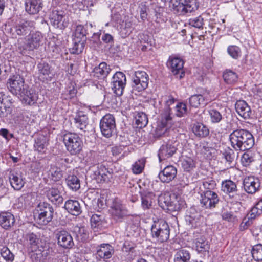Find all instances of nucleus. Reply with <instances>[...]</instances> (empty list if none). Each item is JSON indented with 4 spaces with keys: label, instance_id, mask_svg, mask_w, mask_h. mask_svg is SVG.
I'll return each mask as SVG.
<instances>
[{
    "label": "nucleus",
    "instance_id": "28",
    "mask_svg": "<svg viewBox=\"0 0 262 262\" xmlns=\"http://www.w3.org/2000/svg\"><path fill=\"white\" fill-rule=\"evenodd\" d=\"M222 190L228 193L230 196L237 198L239 195L236 193L237 191L236 184L231 180H225L222 183Z\"/></svg>",
    "mask_w": 262,
    "mask_h": 262
},
{
    "label": "nucleus",
    "instance_id": "9",
    "mask_svg": "<svg viewBox=\"0 0 262 262\" xmlns=\"http://www.w3.org/2000/svg\"><path fill=\"white\" fill-rule=\"evenodd\" d=\"M7 87L9 91L15 95L24 94L27 86L24 84V80L19 75H13L7 82Z\"/></svg>",
    "mask_w": 262,
    "mask_h": 262
},
{
    "label": "nucleus",
    "instance_id": "45",
    "mask_svg": "<svg viewBox=\"0 0 262 262\" xmlns=\"http://www.w3.org/2000/svg\"><path fill=\"white\" fill-rule=\"evenodd\" d=\"M256 217L255 214H252V212L250 210L247 216L243 219L239 226L240 230L243 231L247 229L252 224L253 220Z\"/></svg>",
    "mask_w": 262,
    "mask_h": 262
},
{
    "label": "nucleus",
    "instance_id": "58",
    "mask_svg": "<svg viewBox=\"0 0 262 262\" xmlns=\"http://www.w3.org/2000/svg\"><path fill=\"white\" fill-rule=\"evenodd\" d=\"M222 155L226 161L228 162L229 164H231L234 161L235 159V153L234 150L232 149L229 148L228 149L225 150Z\"/></svg>",
    "mask_w": 262,
    "mask_h": 262
},
{
    "label": "nucleus",
    "instance_id": "3",
    "mask_svg": "<svg viewBox=\"0 0 262 262\" xmlns=\"http://www.w3.org/2000/svg\"><path fill=\"white\" fill-rule=\"evenodd\" d=\"M151 232L152 237L157 242L163 243L169 239V227L167 223L163 219L154 221Z\"/></svg>",
    "mask_w": 262,
    "mask_h": 262
},
{
    "label": "nucleus",
    "instance_id": "6",
    "mask_svg": "<svg viewBox=\"0 0 262 262\" xmlns=\"http://www.w3.org/2000/svg\"><path fill=\"white\" fill-rule=\"evenodd\" d=\"M199 200L202 207L205 209H212L216 207L220 199L216 192L213 191L201 190Z\"/></svg>",
    "mask_w": 262,
    "mask_h": 262
},
{
    "label": "nucleus",
    "instance_id": "17",
    "mask_svg": "<svg viewBox=\"0 0 262 262\" xmlns=\"http://www.w3.org/2000/svg\"><path fill=\"white\" fill-rule=\"evenodd\" d=\"M260 181L257 178L253 176L246 177L243 181L245 190L249 194L255 193L260 186Z\"/></svg>",
    "mask_w": 262,
    "mask_h": 262
},
{
    "label": "nucleus",
    "instance_id": "61",
    "mask_svg": "<svg viewBox=\"0 0 262 262\" xmlns=\"http://www.w3.org/2000/svg\"><path fill=\"white\" fill-rule=\"evenodd\" d=\"M215 186V182L212 180H205L202 183V187L204 189V190L212 191Z\"/></svg>",
    "mask_w": 262,
    "mask_h": 262
},
{
    "label": "nucleus",
    "instance_id": "2",
    "mask_svg": "<svg viewBox=\"0 0 262 262\" xmlns=\"http://www.w3.org/2000/svg\"><path fill=\"white\" fill-rule=\"evenodd\" d=\"M54 209L49 203H40L35 209L34 217L35 222L40 225H47L52 221Z\"/></svg>",
    "mask_w": 262,
    "mask_h": 262
},
{
    "label": "nucleus",
    "instance_id": "44",
    "mask_svg": "<svg viewBox=\"0 0 262 262\" xmlns=\"http://www.w3.org/2000/svg\"><path fill=\"white\" fill-rule=\"evenodd\" d=\"M223 77L224 81L228 84L235 83L238 79L236 73L230 70H227L223 73Z\"/></svg>",
    "mask_w": 262,
    "mask_h": 262
},
{
    "label": "nucleus",
    "instance_id": "5",
    "mask_svg": "<svg viewBox=\"0 0 262 262\" xmlns=\"http://www.w3.org/2000/svg\"><path fill=\"white\" fill-rule=\"evenodd\" d=\"M63 142L67 149L71 155L78 154L82 149L83 142L75 133H68L64 134Z\"/></svg>",
    "mask_w": 262,
    "mask_h": 262
},
{
    "label": "nucleus",
    "instance_id": "49",
    "mask_svg": "<svg viewBox=\"0 0 262 262\" xmlns=\"http://www.w3.org/2000/svg\"><path fill=\"white\" fill-rule=\"evenodd\" d=\"M209 115L210 121L213 123H218L220 122L223 119L221 113L214 108H211L209 111Z\"/></svg>",
    "mask_w": 262,
    "mask_h": 262
},
{
    "label": "nucleus",
    "instance_id": "38",
    "mask_svg": "<svg viewBox=\"0 0 262 262\" xmlns=\"http://www.w3.org/2000/svg\"><path fill=\"white\" fill-rule=\"evenodd\" d=\"M190 252L187 250L181 249L176 253L174 262H190Z\"/></svg>",
    "mask_w": 262,
    "mask_h": 262
},
{
    "label": "nucleus",
    "instance_id": "64",
    "mask_svg": "<svg viewBox=\"0 0 262 262\" xmlns=\"http://www.w3.org/2000/svg\"><path fill=\"white\" fill-rule=\"evenodd\" d=\"M84 45L83 42L78 41V42H75L72 48V53L74 54H80L81 53L84 48Z\"/></svg>",
    "mask_w": 262,
    "mask_h": 262
},
{
    "label": "nucleus",
    "instance_id": "32",
    "mask_svg": "<svg viewBox=\"0 0 262 262\" xmlns=\"http://www.w3.org/2000/svg\"><path fill=\"white\" fill-rule=\"evenodd\" d=\"M142 207L144 209H149L155 201L156 196L153 193L144 192L141 193Z\"/></svg>",
    "mask_w": 262,
    "mask_h": 262
},
{
    "label": "nucleus",
    "instance_id": "27",
    "mask_svg": "<svg viewBox=\"0 0 262 262\" xmlns=\"http://www.w3.org/2000/svg\"><path fill=\"white\" fill-rule=\"evenodd\" d=\"M37 68L39 71L38 77L41 80L45 81L52 78L53 75L51 74L50 67L47 63H39L37 65Z\"/></svg>",
    "mask_w": 262,
    "mask_h": 262
},
{
    "label": "nucleus",
    "instance_id": "25",
    "mask_svg": "<svg viewBox=\"0 0 262 262\" xmlns=\"http://www.w3.org/2000/svg\"><path fill=\"white\" fill-rule=\"evenodd\" d=\"M46 194L49 200L55 205H59L63 202V198L60 191L56 188H49L46 191Z\"/></svg>",
    "mask_w": 262,
    "mask_h": 262
},
{
    "label": "nucleus",
    "instance_id": "29",
    "mask_svg": "<svg viewBox=\"0 0 262 262\" xmlns=\"http://www.w3.org/2000/svg\"><path fill=\"white\" fill-rule=\"evenodd\" d=\"M15 220L14 215L9 212H3L0 213V225L2 228L8 229L12 226Z\"/></svg>",
    "mask_w": 262,
    "mask_h": 262
},
{
    "label": "nucleus",
    "instance_id": "55",
    "mask_svg": "<svg viewBox=\"0 0 262 262\" xmlns=\"http://www.w3.org/2000/svg\"><path fill=\"white\" fill-rule=\"evenodd\" d=\"M91 222L92 226L98 227L102 226L105 221H104V217L103 215L95 214L91 217Z\"/></svg>",
    "mask_w": 262,
    "mask_h": 262
},
{
    "label": "nucleus",
    "instance_id": "4",
    "mask_svg": "<svg viewBox=\"0 0 262 262\" xmlns=\"http://www.w3.org/2000/svg\"><path fill=\"white\" fill-rule=\"evenodd\" d=\"M172 8L178 15H185L196 10L199 5L196 0H171Z\"/></svg>",
    "mask_w": 262,
    "mask_h": 262
},
{
    "label": "nucleus",
    "instance_id": "62",
    "mask_svg": "<svg viewBox=\"0 0 262 262\" xmlns=\"http://www.w3.org/2000/svg\"><path fill=\"white\" fill-rule=\"evenodd\" d=\"M252 214L257 216L262 214V199L260 200L251 209Z\"/></svg>",
    "mask_w": 262,
    "mask_h": 262
},
{
    "label": "nucleus",
    "instance_id": "50",
    "mask_svg": "<svg viewBox=\"0 0 262 262\" xmlns=\"http://www.w3.org/2000/svg\"><path fill=\"white\" fill-rule=\"evenodd\" d=\"M251 253L255 260L257 261L262 260V244H258L253 246Z\"/></svg>",
    "mask_w": 262,
    "mask_h": 262
},
{
    "label": "nucleus",
    "instance_id": "43",
    "mask_svg": "<svg viewBox=\"0 0 262 262\" xmlns=\"http://www.w3.org/2000/svg\"><path fill=\"white\" fill-rule=\"evenodd\" d=\"M9 179L11 185L15 190H20L25 184L21 178L13 173L10 175Z\"/></svg>",
    "mask_w": 262,
    "mask_h": 262
},
{
    "label": "nucleus",
    "instance_id": "52",
    "mask_svg": "<svg viewBox=\"0 0 262 262\" xmlns=\"http://www.w3.org/2000/svg\"><path fill=\"white\" fill-rule=\"evenodd\" d=\"M133 23L132 21L127 20L125 21L124 26L121 29L120 33L123 37L129 35L133 30Z\"/></svg>",
    "mask_w": 262,
    "mask_h": 262
},
{
    "label": "nucleus",
    "instance_id": "8",
    "mask_svg": "<svg viewBox=\"0 0 262 262\" xmlns=\"http://www.w3.org/2000/svg\"><path fill=\"white\" fill-rule=\"evenodd\" d=\"M132 87L134 90L141 92L146 89L148 85L149 76L146 72L137 71L132 78Z\"/></svg>",
    "mask_w": 262,
    "mask_h": 262
},
{
    "label": "nucleus",
    "instance_id": "23",
    "mask_svg": "<svg viewBox=\"0 0 262 262\" xmlns=\"http://www.w3.org/2000/svg\"><path fill=\"white\" fill-rule=\"evenodd\" d=\"M235 107L237 113L243 118L247 119L250 118L251 110L245 101H237L235 104Z\"/></svg>",
    "mask_w": 262,
    "mask_h": 262
},
{
    "label": "nucleus",
    "instance_id": "41",
    "mask_svg": "<svg viewBox=\"0 0 262 262\" xmlns=\"http://www.w3.org/2000/svg\"><path fill=\"white\" fill-rule=\"evenodd\" d=\"M48 144L47 139L45 136L39 137L35 140L34 144L35 150L39 153H45Z\"/></svg>",
    "mask_w": 262,
    "mask_h": 262
},
{
    "label": "nucleus",
    "instance_id": "46",
    "mask_svg": "<svg viewBox=\"0 0 262 262\" xmlns=\"http://www.w3.org/2000/svg\"><path fill=\"white\" fill-rule=\"evenodd\" d=\"M135 119L136 123L139 128L146 126L148 122L147 115L143 112L138 113L135 117Z\"/></svg>",
    "mask_w": 262,
    "mask_h": 262
},
{
    "label": "nucleus",
    "instance_id": "26",
    "mask_svg": "<svg viewBox=\"0 0 262 262\" xmlns=\"http://www.w3.org/2000/svg\"><path fill=\"white\" fill-rule=\"evenodd\" d=\"M39 238L33 233H28L25 235V244L31 252H33L38 249L39 246Z\"/></svg>",
    "mask_w": 262,
    "mask_h": 262
},
{
    "label": "nucleus",
    "instance_id": "56",
    "mask_svg": "<svg viewBox=\"0 0 262 262\" xmlns=\"http://www.w3.org/2000/svg\"><path fill=\"white\" fill-rule=\"evenodd\" d=\"M145 160L141 159L136 162L132 167V170L135 174H139L142 172L144 168Z\"/></svg>",
    "mask_w": 262,
    "mask_h": 262
},
{
    "label": "nucleus",
    "instance_id": "57",
    "mask_svg": "<svg viewBox=\"0 0 262 262\" xmlns=\"http://www.w3.org/2000/svg\"><path fill=\"white\" fill-rule=\"evenodd\" d=\"M203 18L201 16H199L189 19L188 23L192 27L201 28L203 25Z\"/></svg>",
    "mask_w": 262,
    "mask_h": 262
},
{
    "label": "nucleus",
    "instance_id": "18",
    "mask_svg": "<svg viewBox=\"0 0 262 262\" xmlns=\"http://www.w3.org/2000/svg\"><path fill=\"white\" fill-rule=\"evenodd\" d=\"M177 169L172 166L169 165L165 167L159 173V178L163 183H169L172 181L177 176Z\"/></svg>",
    "mask_w": 262,
    "mask_h": 262
},
{
    "label": "nucleus",
    "instance_id": "42",
    "mask_svg": "<svg viewBox=\"0 0 262 262\" xmlns=\"http://www.w3.org/2000/svg\"><path fill=\"white\" fill-rule=\"evenodd\" d=\"M171 200H172V195L169 193L161 194L158 198L159 205L163 209L168 210V208L170 207Z\"/></svg>",
    "mask_w": 262,
    "mask_h": 262
},
{
    "label": "nucleus",
    "instance_id": "53",
    "mask_svg": "<svg viewBox=\"0 0 262 262\" xmlns=\"http://www.w3.org/2000/svg\"><path fill=\"white\" fill-rule=\"evenodd\" d=\"M229 55L235 59H237L241 56V50L237 46H229L227 48Z\"/></svg>",
    "mask_w": 262,
    "mask_h": 262
},
{
    "label": "nucleus",
    "instance_id": "10",
    "mask_svg": "<svg viewBox=\"0 0 262 262\" xmlns=\"http://www.w3.org/2000/svg\"><path fill=\"white\" fill-rule=\"evenodd\" d=\"M125 75L122 72H117L114 74L111 82L112 89L114 94L120 96L123 94L126 85Z\"/></svg>",
    "mask_w": 262,
    "mask_h": 262
},
{
    "label": "nucleus",
    "instance_id": "31",
    "mask_svg": "<svg viewBox=\"0 0 262 262\" xmlns=\"http://www.w3.org/2000/svg\"><path fill=\"white\" fill-rule=\"evenodd\" d=\"M24 94H20L18 96L22 98L21 101L23 103L32 105L34 104L38 98L37 94L31 90H28L27 87L25 89Z\"/></svg>",
    "mask_w": 262,
    "mask_h": 262
},
{
    "label": "nucleus",
    "instance_id": "19",
    "mask_svg": "<svg viewBox=\"0 0 262 262\" xmlns=\"http://www.w3.org/2000/svg\"><path fill=\"white\" fill-rule=\"evenodd\" d=\"M12 99L5 95H0V118L7 117L11 113Z\"/></svg>",
    "mask_w": 262,
    "mask_h": 262
},
{
    "label": "nucleus",
    "instance_id": "39",
    "mask_svg": "<svg viewBox=\"0 0 262 262\" xmlns=\"http://www.w3.org/2000/svg\"><path fill=\"white\" fill-rule=\"evenodd\" d=\"M66 182L69 188L73 191H76L80 188V181L75 175H69L66 179Z\"/></svg>",
    "mask_w": 262,
    "mask_h": 262
},
{
    "label": "nucleus",
    "instance_id": "13",
    "mask_svg": "<svg viewBox=\"0 0 262 262\" xmlns=\"http://www.w3.org/2000/svg\"><path fill=\"white\" fill-rule=\"evenodd\" d=\"M49 18L50 23L55 28L63 29L68 26V23L66 21V16L64 11H52Z\"/></svg>",
    "mask_w": 262,
    "mask_h": 262
},
{
    "label": "nucleus",
    "instance_id": "16",
    "mask_svg": "<svg viewBox=\"0 0 262 262\" xmlns=\"http://www.w3.org/2000/svg\"><path fill=\"white\" fill-rule=\"evenodd\" d=\"M93 179L98 183L108 182L113 177L112 172H110L105 166L100 165L94 171Z\"/></svg>",
    "mask_w": 262,
    "mask_h": 262
},
{
    "label": "nucleus",
    "instance_id": "14",
    "mask_svg": "<svg viewBox=\"0 0 262 262\" xmlns=\"http://www.w3.org/2000/svg\"><path fill=\"white\" fill-rule=\"evenodd\" d=\"M42 38L43 36L40 32L36 31L29 33L25 48H24V54H26L27 50L33 51L37 49L40 45Z\"/></svg>",
    "mask_w": 262,
    "mask_h": 262
},
{
    "label": "nucleus",
    "instance_id": "22",
    "mask_svg": "<svg viewBox=\"0 0 262 262\" xmlns=\"http://www.w3.org/2000/svg\"><path fill=\"white\" fill-rule=\"evenodd\" d=\"M111 212L112 216L116 219H121L126 214L124 207L118 199H114L111 205Z\"/></svg>",
    "mask_w": 262,
    "mask_h": 262
},
{
    "label": "nucleus",
    "instance_id": "11",
    "mask_svg": "<svg viewBox=\"0 0 262 262\" xmlns=\"http://www.w3.org/2000/svg\"><path fill=\"white\" fill-rule=\"evenodd\" d=\"M167 66L176 78L181 79L184 77L185 72L183 70L184 61L178 57H169Z\"/></svg>",
    "mask_w": 262,
    "mask_h": 262
},
{
    "label": "nucleus",
    "instance_id": "21",
    "mask_svg": "<svg viewBox=\"0 0 262 262\" xmlns=\"http://www.w3.org/2000/svg\"><path fill=\"white\" fill-rule=\"evenodd\" d=\"M96 255L106 261L114 253V249L108 244H102L97 247Z\"/></svg>",
    "mask_w": 262,
    "mask_h": 262
},
{
    "label": "nucleus",
    "instance_id": "47",
    "mask_svg": "<svg viewBox=\"0 0 262 262\" xmlns=\"http://www.w3.org/2000/svg\"><path fill=\"white\" fill-rule=\"evenodd\" d=\"M76 237L79 241L85 242L89 238L88 232L84 227H77L75 229Z\"/></svg>",
    "mask_w": 262,
    "mask_h": 262
},
{
    "label": "nucleus",
    "instance_id": "12",
    "mask_svg": "<svg viewBox=\"0 0 262 262\" xmlns=\"http://www.w3.org/2000/svg\"><path fill=\"white\" fill-rule=\"evenodd\" d=\"M32 28V22L29 21H20L12 26L10 29V32L13 38H17L31 33Z\"/></svg>",
    "mask_w": 262,
    "mask_h": 262
},
{
    "label": "nucleus",
    "instance_id": "24",
    "mask_svg": "<svg viewBox=\"0 0 262 262\" xmlns=\"http://www.w3.org/2000/svg\"><path fill=\"white\" fill-rule=\"evenodd\" d=\"M42 0H26L25 10L29 14H37L42 8Z\"/></svg>",
    "mask_w": 262,
    "mask_h": 262
},
{
    "label": "nucleus",
    "instance_id": "51",
    "mask_svg": "<svg viewBox=\"0 0 262 262\" xmlns=\"http://www.w3.org/2000/svg\"><path fill=\"white\" fill-rule=\"evenodd\" d=\"M242 156L241 161L245 166H249L254 160L253 154L249 150H246Z\"/></svg>",
    "mask_w": 262,
    "mask_h": 262
},
{
    "label": "nucleus",
    "instance_id": "59",
    "mask_svg": "<svg viewBox=\"0 0 262 262\" xmlns=\"http://www.w3.org/2000/svg\"><path fill=\"white\" fill-rule=\"evenodd\" d=\"M86 35V30L83 26L78 25L75 31V36L77 38H81Z\"/></svg>",
    "mask_w": 262,
    "mask_h": 262
},
{
    "label": "nucleus",
    "instance_id": "60",
    "mask_svg": "<svg viewBox=\"0 0 262 262\" xmlns=\"http://www.w3.org/2000/svg\"><path fill=\"white\" fill-rule=\"evenodd\" d=\"M38 249L40 250L42 256H43L45 259L52 252V249L50 248L48 244H46L39 246Z\"/></svg>",
    "mask_w": 262,
    "mask_h": 262
},
{
    "label": "nucleus",
    "instance_id": "63",
    "mask_svg": "<svg viewBox=\"0 0 262 262\" xmlns=\"http://www.w3.org/2000/svg\"><path fill=\"white\" fill-rule=\"evenodd\" d=\"M177 115L179 117H182L187 113V106L184 103H179L176 106Z\"/></svg>",
    "mask_w": 262,
    "mask_h": 262
},
{
    "label": "nucleus",
    "instance_id": "15",
    "mask_svg": "<svg viewBox=\"0 0 262 262\" xmlns=\"http://www.w3.org/2000/svg\"><path fill=\"white\" fill-rule=\"evenodd\" d=\"M58 245L64 249H70L74 246L71 235L66 230L58 231L56 233Z\"/></svg>",
    "mask_w": 262,
    "mask_h": 262
},
{
    "label": "nucleus",
    "instance_id": "40",
    "mask_svg": "<svg viewBox=\"0 0 262 262\" xmlns=\"http://www.w3.org/2000/svg\"><path fill=\"white\" fill-rule=\"evenodd\" d=\"M195 248L199 253L208 252L210 246L208 241L204 237H201L195 239Z\"/></svg>",
    "mask_w": 262,
    "mask_h": 262
},
{
    "label": "nucleus",
    "instance_id": "7",
    "mask_svg": "<svg viewBox=\"0 0 262 262\" xmlns=\"http://www.w3.org/2000/svg\"><path fill=\"white\" fill-rule=\"evenodd\" d=\"M100 128L102 134L109 138L116 133V122L113 115L106 114L100 121Z\"/></svg>",
    "mask_w": 262,
    "mask_h": 262
},
{
    "label": "nucleus",
    "instance_id": "48",
    "mask_svg": "<svg viewBox=\"0 0 262 262\" xmlns=\"http://www.w3.org/2000/svg\"><path fill=\"white\" fill-rule=\"evenodd\" d=\"M1 255L6 262H13L14 259V255L7 247H3L1 249Z\"/></svg>",
    "mask_w": 262,
    "mask_h": 262
},
{
    "label": "nucleus",
    "instance_id": "34",
    "mask_svg": "<svg viewBox=\"0 0 262 262\" xmlns=\"http://www.w3.org/2000/svg\"><path fill=\"white\" fill-rule=\"evenodd\" d=\"M185 203L180 197L177 196L175 194H172L170 207L168 210L170 211H178L184 207Z\"/></svg>",
    "mask_w": 262,
    "mask_h": 262
},
{
    "label": "nucleus",
    "instance_id": "54",
    "mask_svg": "<svg viewBox=\"0 0 262 262\" xmlns=\"http://www.w3.org/2000/svg\"><path fill=\"white\" fill-rule=\"evenodd\" d=\"M181 165L185 171H189L195 167V162L192 158L186 157L182 160Z\"/></svg>",
    "mask_w": 262,
    "mask_h": 262
},
{
    "label": "nucleus",
    "instance_id": "35",
    "mask_svg": "<svg viewBox=\"0 0 262 262\" xmlns=\"http://www.w3.org/2000/svg\"><path fill=\"white\" fill-rule=\"evenodd\" d=\"M111 71L109 66L105 62H102L99 64L98 67L94 69L95 75L99 78H104L107 77Z\"/></svg>",
    "mask_w": 262,
    "mask_h": 262
},
{
    "label": "nucleus",
    "instance_id": "33",
    "mask_svg": "<svg viewBox=\"0 0 262 262\" xmlns=\"http://www.w3.org/2000/svg\"><path fill=\"white\" fill-rule=\"evenodd\" d=\"M192 129L194 135L199 138L206 137L209 134V130L208 127L201 123L194 124Z\"/></svg>",
    "mask_w": 262,
    "mask_h": 262
},
{
    "label": "nucleus",
    "instance_id": "30",
    "mask_svg": "<svg viewBox=\"0 0 262 262\" xmlns=\"http://www.w3.org/2000/svg\"><path fill=\"white\" fill-rule=\"evenodd\" d=\"M64 208L69 213L73 215H78L81 212V208L79 202L77 200H69L64 204Z\"/></svg>",
    "mask_w": 262,
    "mask_h": 262
},
{
    "label": "nucleus",
    "instance_id": "1",
    "mask_svg": "<svg viewBox=\"0 0 262 262\" xmlns=\"http://www.w3.org/2000/svg\"><path fill=\"white\" fill-rule=\"evenodd\" d=\"M229 140L232 147L236 151L249 150L254 145L252 134L248 130L237 129L229 135Z\"/></svg>",
    "mask_w": 262,
    "mask_h": 262
},
{
    "label": "nucleus",
    "instance_id": "36",
    "mask_svg": "<svg viewBox=\"0 0 262 262\" xmlns=\"http://www.w3.org/2000/svg\"><path fill=\"white\" fill-rule=\"evenodd\" d=\"M88 120V116L82 111L77 112L74 118V122L76 124V126L81 130L86 128Z\"/></svg>",
    "mask_w": 262,
    "mask_h": 262
},
{
    "label": "nucleus",
    "instance_id": "37",
    "mask_svg": "<svg viewBox=\"0 0 262 262\" xmlns=\"http://www.w3.org/2000/svg\"><path fill=\"white\" fill-rule=\"evenodd\" d=\"M208 100L205 96L201 94L193 95L189 99L190 106L195 108L199 107L201 104L205 105Z\"/></svg>",
    "mask_w": 262,
    "mask_h": 262
},
{
    "label": "nucleus",
    "instance_id": "20",
    "mask_svg": "<svg viewBox=\"0 0 262 262\" xmlns=\"http://www.w3.org/2000/svg\"><path fill=\"white\" fill-rule=\"evenodd\" d=\"M177 148L174 143H167L162 145L158 153L159 160L161 161L171 157L177 151Z\"/></svg>",
    "mask_w": 262,
    "mask_h": 262
}]
</instances>
